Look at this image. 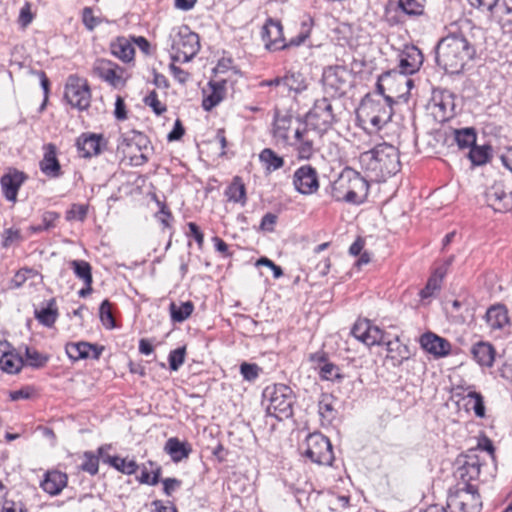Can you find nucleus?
<instances>
[{
  "label": "nucleus",
  "instance_id": "obj_1",
  "mask_svg": "<svg viewBox=\"0 0 512 512\" xmlns=\"http://www.w3.org/2000/svg\"><path fill=\"white\" fill-rule=\"evenodd\" d=\"M476 55L475 46L462 33H449L436 46V62L447 73L458 74Z\"/></svg>",
  "mask_w": 512,
  "mask_h": 512
},
{
  "label": "nucleus",
  "instance_id": "obj_2",
  "mask_svg": "<svg viewBox=\"0 0 512 512\" xmlns=\"http://www.w3.org/2000/svg\"><path fill=\"white\" fill-rule=\"evenodd\" d=\"M359 162L361 167L378 181L395 175L400 171L401 166L398 149L386 142L361 153Z\"/></svg>",
  "mask_w": 512,
  "mask_h": 512
},
{
  "label": "nucleus",
  "instance_id": "obj_3",
  "mask_svg": "<svg viewBox=\"0 0 512 512\" xmlns=\"http://www.w3.org/2000/svg\"><path fill=\"white\" fill-rule=\"evenodd\" d=\"M369 184L356 170L345 167L331 185V196L336 201L360 204L367 197Z\"/></svg>",
  "mask_w": 512,
  "mask_h": 512
},
{
  "label": "nucleus",
  "instance_id": "obj_4",
  "mask_svg": "<svg viewBox=\"0 0 512 512\" xmlns=\"http://www.w3.org/2000/svg\"><path fill=\"white\" fill-rule=\"evenodd\" d=\"M263 399L268 415L278 420L288 419L293 415L295 396L289 386L284 384L267 386L263 391Z\"/></svg>",
  "mask_w": 512,
  "mask_h": 512
},
{
  "label": "nucleus",
  "instance_id": "obj_5",
  "mask_svg": "<svg viewBox=\"0 0 512 512\" xmlns=\"http://www.w3.org/2000/svg\"><path fill=\"white\" fill-rule=\"evenodd\" d=\"M394 103L395 101L392 96H385L380 99L366 96L360 104L359 115L375 129H381L391 120Z\"/></svg>",
  "mask_w": 512,
  "mask_h": 512
},
{
  "label": "nucleus",
  "instance_id": "obj_6",
  "mask_svg": "<svg viewBox=\"0 0 512 512\" xmlns=\"http://www.w3.org/2000/svg\"><path fill=\"white\" fill-rule=\"evenodd\" d=\"M447 508L450 512H480L481 497L472 484H457L449 490Z\"/></svg>",
  "mask_w": 512,
  "mask_h": 512
},
{
  "label": "nucleus",
  "instance_id": "obj_7",
  "mask_svg": "<svg viewBox=\"0 0 512 512\" xmlns=\"http://www.w3.org/2000/svg\"><path fill=\"white\" fill-rule=\"evenodd\" d=\"M168 40L172 51L182 53L184 63L191 61L200 50L198 34L190 31L187 26L173 28Z\"/></svg>",
  "mask_w": 512,
  "mask_h": 512
},
{
  "label": "nucleus",
  "instance_id": "obj_8",
  "mask_svg": "<svg viewBox=\"0 0 512 512\" xmlns=\"http://www.w3.org/2000/svg\"><path fill=\"white\" fill-rule=\"evenodd\" d=\"M305 456L312 462L321 465H331L334 460L332 444L321 433H312L306 438Z\"/></svg>",
  "mask_w": 512,
  "mask_h": 512
},
{
  "label": "nucleus",
  "instance_id": "obj_9",
  "mask_svg": "<svg viewBox=\"0 0 512 512\" xmlns=\"http://www.w3.org/2000/svg\"><path fill=\"white\" fill-rule=\"evenodd\" d=\"M306 117L309 124L322 132L327 131L337 121L332 101L327 97L317 99Z\"/></svg>",
  "mask_w": 512,
  "mask_h": 512
},
{
  "label": "nucleus",
  "instance_id": "obj_10",
  "mask_svg": "<svg viewBox=\"0 0 512 512\" xmlns=\"http://www.w3.org/2000/svg\"><path fill=\"white\" fill-rule=\"evenodd\" d=\"M457 468L454 472L456 479L461 480L460 484H470L480 475L481 462L477 455V449H470L456 459Z\"/></svg>",
  "mask_w": 512,
  "mask_h": 512
},
{
  "label": "nucleus",
  "instance_id": "obj_11",
  "mask_svg": "<svg viewBox=\"0 0 512 512\" xmlns=\"http://www.w3.org/2000/svg\"><path fill=\"white\" fill-rule=\"evenodd\" d=\"M423 55L421 50L414 46H406L399 54V77L410 88L412 86V80L406 78L407 75H412L419 71L423 64Z\"/></svg>",
  "mask_w": 512,
  "mask_h": 512
},
{
  "label": "nucleus",
  "instance_id": "obj_12",
  "mask_svg": "<svg viewBox=\"0 0 512 512\" xmlns=\"http://www.w3.org/2000/svg\"><path fill=\"white\" fill-rule=\"evenodd\" d=\"M64 97L67 102L79 110H85L90 106L91 92L85 80L77 77H69L65 86Z\"/></svg>",
  "mask_w": 512,
  "mask_h": 512
},
{
  "label": "nucleus",
  "instance_id": "obj_13",
  "mask_svg": "<svg viewBox=\"0 0 512 512\" xmlns=\"http://www.w3.org/2000/svg\"><path fill=\"white\" fill-rule=\"evenodd\" d=\"M92 72L95 76L101 78L113 87L123 86L125 84V69L111 60L98 58L92 66Z\"/></svg>",
  "mask_w": 512,
  "mask_h": 512
},
{
  "label": "nucleus",
  "instance_id": "obj_14",
  "mask_svg": "<svg viewBox=\"0 0 512 512\" xmlns=\"http://www.w3.org/2000/svg\"><path fill=\"white\" fill-rule=\"evenodd\" d=\"M293 185L297 192L302 195H311L318 191V173L311 165L299 167L293 174Z\"/></svg>",
  "mask_w": 512,
  "mask_h": 512
},
{
  "label": "nucleus",
  "instance_id": "obj_15",
  "mask_svg": "<svg viewBox=\"0 0 512 512\" xmlns=\"http://www.w3.org/2000/svg\"><path fill=\"white\" fill-rule=\"evenodd\" d=\"M352 335L367 346L386 344L385 332L370 320H358L351 331Z\"/></svg>",
  "mask_w": 512,
  "mask_h": 512
},
{
  "label": "nucleus",
  "instance_id": "obj_16",
  "mask_svg": "<svg viewBox=\"0 0 512 512\" xmlns=\"http://www.w3.org/2000/svg\"><path fill=\"white\" fill-rule=\"evenodd\" d=\"M485 199L496 212H506L512 208V194L507 192L502 182H494L485 191Z\"/></svg>",
  "mask_w": 512,
  "mask_h": 512
},
{
  "label": "nucleus",
  "instance_id": "obj_17",
  "mask_svg": "<svg viewBox=\"0 0 512 512\" xmlns=\"http://www.w3.org/2000/svg\"><path fill=\"white\" fill-rule=\"evenodd\" d=\"M348 71L344 67H329L323 73V85L327 92L342 95L348 87Z\"/></svg>",
  "mask_w": 512,
  "mask_h": 512
},
{
  "label": "nucleus",
  "instance_id": "obj_18",
  "mask_svg": "<svg viewBox=\"0 0 512 512\" xmlns=\"http://www.w3.org/2000/svg\"><path fill=\"white\" fill-rule=\"evenodd\" d=\"M419 343L423 350L433 355L435 358L448 356L452 349V345L447 339L433 332H426L421 335Z\"/></svg>",
  "mask_w": 512,
  "mask_h": 512
},
{
  "label": "nucleus",
  "instance_id": "obj_19",
  "mask_svg": "<svg viewBox=\"0 0 512 512\" xmlns=\"http://www.w3.org/2000/svg\"><path fill=\"white\" fill-rule=\"evenodd\" d=\"M103 350V346L91 344L85 341L72 342L65 346L67 356L74 362L88 358L98 360Z\"/></svg>",
  "mask_w": 512,
  "mask_h": 512
},
{
  "label": "nucleus",
  "instance_id": "obj_20",
  "mask_svg": "<svg viewBox=\"0 0 512 512\" xmlns=\"http://www.w3.org/2000/svg\"><path fill=\"white\" fill-rule=\"evenodd\" d=\"M260 86H275L282 89V92L300 93L306 89V82L300 73L289 72L283 77H276L271 80H264L260 83Z\"/></svg>",
  "mask_w": 512,
  "mask_h": 512
},
{
  "label": "nucleus",
  "instance_id": "obj_21",
  "mask_svg": "<svg viewBox=\"0 0 512 512\" xmlns=\"http://www.w3.org/2000/svg\"><path fill=\"white\" fill-rule=\"evenodd\" d=\"M26 179L27 176L24 172L14 168H10L7 173L1 177L0 183L2 191L8 201H16L18 190Z\"/></svg>",
  "mask_w": 512,
  "mask_h": 512
},
{
  "label": "nucleus",
  "instance_id": "obj_22",
  "mask_svg": "<svg viewBox=\"0 0 512 512\" xmlns=\"http://www.w3.org/2000/svg\"><path fill=\"white\" fill-rule=\"evenodd\" d=\"M291 115H280L276 113L273 123L272 135L278 144L283 146L294 145L295 142L291 141L290 130L292 125Z\"/></svg>",
  "mask_w": 512,
  "mask_h": 512
},
{
  "label": "nucleus",
  "instance_id": "obj_23",
  "mask_svg": "<svg viewBox=\"0 0 512 512\" xmlns=\"http://www.w3.org/2000/svg\"><path fill=\"white\" fill-rule=\"evenodd\" d=\"M104 138L100 134H82L76 141V146L84 158L98 155L101 152V146Z\"/></svg>",
  "mask_w": 512,
  "mask_h": 512
},
{
  "label": "nucleus",
  "instance_id": "obj_24",
  "mask_svg": "<svg viewBox=\"0 0 512 512\" xmlns=\"http://www.w3.org/2000/svg\"><path fill=\"white\" fill-rule=\"evenodd\" d=\"M68 477L66 473L58 470L47 471L40 487L48 494L54 496L61 493L67 486Z\"/></svg>",
  "mask_w": 512,
  "mask_h": 512
},
{
  "label": "nucleus",
  "instance_id": "obj_25",
  "mask_svg": "<svg viewBox=\"0 0 512 512\" xmlns=\"http://www.w3.org/2000/svg\"><path fill=\"white\" fill-rule=\"evenodd\" d=\"M7 341L0 342V367L9 374L18 373L23 366V359L17 354L9 351Z\"/></svg>",
  "mask_w": 512,
  "mask_h": 512
},
{
  "label": "nucleus",
  "instance_id": "obj_26",
  "mask_svg": "<svg viewBox=\"0 0 512 512\" xmlns=\"http://www.w3.org/2000/svg\"><path fill=\"white\" fill-rule=\"evenodd\" d=\"M473 359L482 367H492L495 361L496 350L489 342L479 341L472 345Z\"/></svg>",
  "mask_w": 512,
  "mask_h": 512
},
{
  "label": "nucleus",
  "instance_id": "obj_27",
  "mask_svg": "<svg viewBox=\"0 0 512 512\" xmlns=\"http://www.w3.org/2000/svg\"><path fill=\"white\" fill-rule=\"evenodd\" d=\"M44 149L45 153L40 162V169L46 176L57 178L61 175V166L56 156V146L49 143Z\"/></svg>",
  "mask_w": 512,
  "mask_h": 512
},
{
  "label": "nucleus",
  "instance_id": "obj_28",
  "mask_svg": "<svg viewBox=\"0 0 512 512\" xmlns=\"http://www.w3.org/2000/svg\"><path fill=\"white\" fill-rule=\"evenodd\" d=\"M34 317L41 325L48 328L53 327L59 317L56 299L51 298L45 305L35 308Z\"/></svg>",
  "mask_w": 512,
  "mask_h": 512
},
{
  "label": "nucleus",
  "instance_id": "obj_29",
  "mask_svg": "<svg viewBox=\"0 0 512 512\" xmlns=\"http://www.w3.org/2000/svg\"><path fill=\"white\" fill-rule=\"evenodd\" d=\"M262 38L266 42V47L268 49H282L285 47L282 39V26L279 22L269 20L267 24L263 27Z\"/></svg>",
  "mask_w": 512,
  "mask_h": 512
},
{
  "label": "nucleus",
  "instance_id": "obj_30",
  "mask_svg": "<svg viewBox=\"0 0 512 512\" xmlns=\"http://www.w3.org/2000/svg\"><path fill=\"white\" fill-rule=\"evenodd\" d=\"M209 86L211 87V93L202 102V107L206 111L212 110L225 98L226 80L210 81Z\"/></svg>",
  "mask_w": 512,
  "mask_h": 512
},
{
  "label": "nucleus",
  "instance_id": "obj_31",
  "mask_svg": "<svg viewBox=\"0 0 512 512\" xmlns=\"http://www.w3.org/2000/svg\"><path fill=\"white\" fill-rule=\"evenodd\" d=\"M164 451L170 455L173 462L178 463L189 457L192 448L188 443L182 442L176 437H171L166 441Z\"/></svg>",
  "mask_w": 512,
  "mask_h": 512
},
{
  "label": "nucleus",
  "instance_id": "obj_32",
  "mask_svg": "<svg viewBox=\"0 0 512 512\" xmlns=\"http://www.w3.org/2000/svg\"><path fill=\"white\" fill-rule=\"evenodd\" d=\"M485 319L491 329H502L509 323L508 310L502 304L493 305L487 310Z\"/></svg>",
  "mask_w": 512,
  "mask_h": 512
},
{
  "label": "nucleus",
  "instance_id": "obj_33",
  "mask_svg": "<svg viewBox=\"0 0 512 512\" xmlns=\"http://www.w3.org/2000/svg\"><path fill=\"white\" fill-rule=\"evenodd\" d=\"M386 346L387 357L393 361V366L399 367L410 358L411 353L408 346L400 343L399 337H396L394 341H387Z\"/></svg>",
  "mask_w": 512,
  "mask_h": 512
},
{
  "label": "nucleus",
  "instance_id": "obj_34",
  "mask_svg": "<svg viewBox=\"0 0 512 512\" xmlns=\"http://www.w3.org/2000/svg\"><path fill=\"white\" fill-rule=\"evenodd\" d=\"M336 399L332 394L323 393L318 402V412L322 422L331 424L336 419L338 411L335 408Z\"/></svg>",
  "mask_w": 512,
  "mask_h": 512
},
{
  "label": "nucleus",
  "instance_id": "obj_35",
  "mask_svg": "<svg viewBox=\"0 0 512 512\" xmlns=\"http://www.w3.org/2000/svg\"><path fill=\"white\" fill-rule=\"evenodd\" d=\"M295 142L298 143L297 150L299 157L302 159H309L314 154L313 139L310 137V131L307 129H295L294 136Z\"/></svg>",
  "mask_w": 512,
  "mask_h": 512
},
{
  "label": "nucleus",
  "instance_id": "obj_36",
  "mask_svg": "<svg viewBox=\"0 0 512 512\" xmlns=\"http://www.w3.org/2000/svg\"><path fill=\"white\" fill-rule=\"evenodd\" d=\"M111 53L123 62H130L134 59L135 50L128 39L119 37L111 44Z\"/></svg>",
  "mask_w": 512,
  "mask_h": 512
},
{
  "label": "nucleus",
  "instance_id": "obj_37",
  "mask_svg": "<svg viewBox=\"0 0 512 512\" xmlns=\"http://www.w3.org/2000/svg\"><path fill=\"white\" fill-rule=\"evenodd\" d=\"M492 156V147L490 145H476L474 144L469 152L468 158L475 166L486 164Z\"/></svg>",
  "mask_w": 512,
  "mask_h": 512
},
{
  "label": "nucleus",
  "instance_id": "obj_38",
  "mask_svg": "<svg viewBox=\"0 0 512 512\" xmlns=\"http://www.w3.org/2000/svg\"><path fill=\"white\" fill-rule=\"evenodd\" d=\"M226 196L229 201L246 204V188L240 177H235L226 190Z\"/></svg>",
  "mask_w": 512,
  "mask_h": 512
},
{
  "label": "nucleus",
  "instance_id": "obj_39",
  "mask_svg": "<svg viewBox=\"0 0 512 512\" xmlns=\"http://www.w3.org/2000/svg\"><path fill=\"white\" fill-rule=\"evenodd\" d=\"M103 461L105 463L110 464L112 467H114L118 471H120L124 474H127V475L134 474L138 469V465L134 460H127V459L121 458L119 456L107 455L106 457H103Z\"/></svg>",
  "mask_w": 512,
  "mask_h": 512
},
{
  "label": "nucleus",
  "instance_id": "obj_40",
  "mask_svg": "<svg viewBox=\"0 0 512 512\" xmlns=\"http://www.w3.org/2000/svg\"><path fill=\"white\" fill-rule=\"evenodd\" d=\"M259 159L268 171H275L284 166V159L270 148L263 149L259 154Z\"/></svg>",
  "mask_w": 512,
  "mask_h": 512
},
{
  "label": "nucleus",
  "instance_id": "obj_41",
  "mask_svg": "<svg viewBox=\"0 0 512 512\" xmlns=\"http://www.w3.org/2000/svg\"><path fill=\"white\" fill-rule=\"evenodd\" d=\"M311 360L319 363L324 362V365L320 368V374L323 379L334 380L341 378V375L339 374V368L332 363H326L324 354H313L311 355Z\"/></svg>",
  "mask_w": 512,
  "mask_h": 512
},
{
  "label": "nucleus",
  "instance_id": "obj_42",
  "mask_svg": "<svg viewBox=\"0 0 512 512\" xmlns=\"http://www.w3.org/2000/svg\"><path fill=\"white\" fill-rule=\"evenodd\" d=\"M171 318L174 322L181 323L190 317L194 310V304L191 301H186L180 305L172 302L169 307Z\"/></svg>",
  "mask_w": 512,
  "mask_h": 512
},
{
  "label": "nucleus",
  "instance_id": "obj_43",
  "mask_svg": "<svg viewBox=\"0 0 512 512\" xmlns=\"http://www.w3.org/2000/svg\"><path fill=\"white\" fill-rule=\"evenodd\" d=\"M74 274L84 282V284L92 285V268L91 265L84 260H72L69 262Z\"/></svg>",
  "mask_w": 512,
  "mask_h": 512
},
{
  "label": "nucleus",
  "instance_id": "obj_44",
  "mask_svg": "<svg viewBox=\"0 0 512 512\" xmlns=\"http://www.w3.org/2000/svg\"><path fill=\"white\" fill-rule=\"evenodd\" d=\"M476 132L473 128L455 130L454 139L461 149L471 148L476 144Z\"/></svg>",
  "mask_w": 512,
  "mask_h": 512
},
{
  "label": "nucleus",
  "instance_id": "obj_45",
  "mask_svg": "<svg viewBox=\"0 0 512 512\" xmlns=\"http://www.w3.org/2000/svg\"><path fill=\"white\" fill-rule=\"evenodd\" d=\"M445 274L446 270L443 268H438L436 270L435 275L429 278L426 286L420 291L422 299L433 296L434 293L440 289V282Z\"/></svg>",
  "mask_w": 512,
  "mask_h": 512
},
{
  "label": "nucleus",
  "instance_id": "obj_46",
  "mask_svg": "<svg viewBox=\"0 0 512 512\" xmlns=\"http://www.w3.org/2000/svg\"><path fill=\"white\" fill-rule=\"evenodd\" d=\"M1 236L3 248H9L23 240L20 229L14 227L4 229Z\"/></svg>",
  "mask_w": 512,
  "mask_h": 512
},
{
  "label": "nucleus",
  "instance_id": "obj_47",
  "mask_svg": "<svg viewBox=\"0 0 512 512\" xmlns=\"http://www.w3.org/2000/svg\"><path fill=\"white\" fill-rule=\"evenodd\" d=\"M25 356L29 366L34 368L43 367L49 360L48 356L39 353L28 346L25 347Z\"/></svg>",
  "mask_w": 512,
  "mask_h": 512
},
{
  "label": "nucleus",
  "instance_id": "obj_48",
  "mask_svg": "<svg viewBox=\"0 0 512 512\" xmlns=\"http://www.w3.org/2000/svg\"><path fill=\"white\" fill-rule=\"evenodd\" d=\"M99 316L102 324L106 328L112 329L115 327V320L112 314L111 303L107 299L104 300L100 305Z\"/></svg>",
  "mask_w": 512,
  "mask_h": 512
},
{
  "label": "nucleus",
  "instance_id": "obj_49",
  "mask_svg": "<svg viewBox=\"0 0 512 512\" xmlns=\"http://www.w3.org/2000/svg\"><path fill=\"white\" fill-rule=\"evenodd\" d=\"M399 7L407 15H420L423 13V0H399Z\"/></svg>",
  "mask_w": 512,
  "mask_h": 512
},
{
  "label": "nucleus",
  "instance_id": "obj_50",
  "mask_svg": "<svg viewBox=\"0 0 512 512\" xmlns=\"http://www.w3.org/2000/svg\"><path fill=\"white\" fill-rule=\"evenodd\" d=\"M186 355V347L182 346L170 351L168 356L169 367L172 371H177L184 363Z\"/></svg>",
  "mask_w": 512,
  "mask_h": 512
},
{
  "label": "nucleus",
  "instance_id": "obj_51",
  "mask_svg": "<svg viewBox=\"0 0 512 512\" xmlns=\"http://www.w3.org/2000/svg\"><path fill=\"white\" fill-rule=\"evenodd\" d=\"M152 473L153 476L151 477L146 465H143L141 474L138 477V481L142 484H148L152 486L158 484L161 475V467H156V469L153 470Z\"/></svg>",
  "mask_w": 512,
  "mask_h": 512
},
{
  "label": "nucleus",
  "instance_id": "obj_52",
  "mask_svg": "<svg viewBox=\"0 0 512 512\" xmlns=\"http://www.w3.org/2000/svg\"><path fill=\"white\" fill-rule=\"evenodd\" d=\"M144 103L151 107L156 115H162L166 110V106L158 99L155 91L150 92L145 98Z\"/></svg>",
  "mask_w": 512,
  "mask_h": 512
},
{
  "label": "nucleus",
  "instance_id": "obj_53",
  "mask_svg": "<svg viewBox=\"0 0 512 512\" xmlns=\"http://www.w3.org/2000/svg\"><path fill=\"white\" fill-rule=\"evenodd\" d=\"M85 460L81 464V469L85 472H88L91 475H95L98 473L99 468V460L98 457H96L91 452H86L84 454Z\"/></svg>",
  "mask_w": 512,
  "mask_h": 512
},
{
  "label": "nucleus",
  "instance_id": "obj_54",
  "mask_svg": "<svg viewBox=\"0 0 512 512\" xmlns=\"http://www.w3.org/2000/svg\"><path fill=\"white\" fill-rule=\"evenodd\" d=\"M260 368L257 364L242 363L240 365V373L247 381H254L259 376Z\"/></svg>",
  "mask_w": 512,
  "mask_h": 512
},
{
  "label": "nucleus",
  "instance_id": "obj_55",
  "mask_svg": "<svg viewBox=\"0 0 512 512\" xmlns=\"http://www.w3.org/2000/svg\"><path fill=\"white\" fill-rule=\"evenodd\" d=\"M88 208L83 204H73L71 209L67 212V220H79L84 221L87 216Z\"/></svg>",
  "mask_w": 512,
  "mask_h": 512
},
{
  "label": "nucleus",
  "instance_id": "obj_56",
  "mask_svg": "<svg viewBox=\"0 0 512 512\" xmlns=\"http://www.w3.org/2000/svg\"><path fill=\"white\" fill-rule=\"evenodd\" d=\"M468 397L474 400L473 411L477 417L483 418L485 416V405L483 396L478 392H469Z\"/></svg>",
  "mask_w": 512,
  "mask_h": 512
},
{
  "label": "nucleus",
  "instance_id": "obj_57",
  "mask_svg": "<svg viewBox=\"0 0 512 512\" xmlns=\"http://www.w3.org/2000/svg\"><path fill=\"white\" fill-rule=\"evenodd\" d=\"M395 76H397V72L395 70H391V71H386V72L382 73L378 77V81L376 84V91L381 96V98H384L386 96L384 82H389Z\"/></svg>",
  "mask_w": 512,
  "mask_h": 512
},
{
  "label": "nucleus",
  "instance_id": "obj_58",
  "mask_svg": "<svg viewBox=\"0 0 512 512\" xmlns=\"http://www.w3.org/2000/svg\"><path fill=\"white\" fill-rule=\"evenodd\" d=\"M169 70L172 73L174 79L182 85L186 84L190 78V74L187 71L176 66L174 63L169 65Z\"/></svg>",
  "mask_w": 512,
  "mask_h": 512
},
{
  "label": "nucleus",
  "instance_id": "obj_59",
  "mask_svg": "<svg viewBox=\"0 0 512 512\" xmlns=\"http://www.w3.org/2000/svg\"><path fill=\"white\" fill-rule=\"evenodd\" d=\"M277 222V215L273 213H266L261 220L260 223V230L265 232H272L274 231V226Z\"/></svg>",
  "mask_w": 512,
  "mask_h": 512
},
{
  "label": "nucleus",
  "instance_id": "obj_60",
  "mask_svg": "<svg viewBox=\"0 0 512 512\" xmlns=\"http://www.w3.org/2000/svg\"><path fill=\"white\" fill-rule=\"evenodd\" d=\"M2 512H28L22 502H15L7 498L4 499Z\"/></svg>",
  "mask_w": 512,
  "mask_h": 512
},
{
  "label": "nucleus",
  "instance_id": "obj_61",
  "mask_svg": "<svg viewBox=\"0 0 512 512\" xmlns=\"http://www.w3.org/2000/svg\"><path fill=\"white\" fill-rule=\"evenodd\" d=\"M468 2L471 6L487 12H492L497 4V0H468Z\"/></svg>",
  "mask_w": 512,
  "mask_h": 512
},
{
  "label": "nucleus",
  "instance_id": "obj_62",
  "mask_svg": "<svg viewBox=\"0 0 512 512\" xmlns=\"http://www.w3.org/2000/svg\"><path fill=\"white\" fill-rule=\"evenodd\" d=\"M98 18L94 17L91 8H84L83 10V23L87 29L93 30L99 24Z\"/></svg>",
  "mask_w": 512,
  "mask_h": 512
},
{
  "label": "nucleus",
  "instance_id": "obj_63",
  "mask_svg": "<svg viewBox=\"0 0 512 512\" xmlns=\"http://www.w3.org/2000/svg\"><path fill=\"white\" fill-rule=\"evenodd\" d=\"M163 490L167 496L172 495V493L181 486V481L176 478H166L162 480Z\"/></svg>",
  "mask_w": 512,
  "mask_h": 512
},
{
  "label": "nucleus",
  "instance_id": "obj_64",
  "mask_svg": "<svg viewBox=\"0 0 512 512\" xmlns=\"http://www.w3.org/2000/svg\"><path fill=\"white\" fill-rule=\"evenodd\" d=\"M33 20V15L31 13L30 5L26 3L20 10L19 14V23L26 27L28 26Z\"/></svg>",
  "mask_w": 512,
  "mask_h": 512
}]
</instances>
